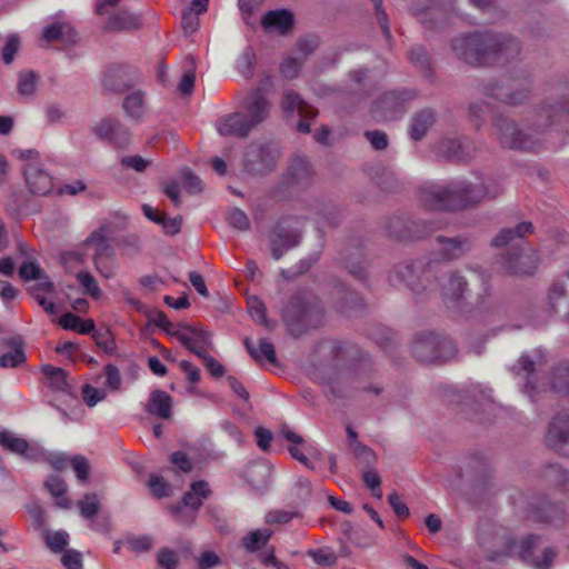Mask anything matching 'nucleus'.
Masks as SVG:
<instances>
[{
    "instance_id": "774afa93",
    "label": "nucleus",
    "mask_w": 569,
    "mask_h": 569,
    "mask_svg": "<svg viewBox=\"0 0 569 569\" xmlns=\"http://www.w3.org/2000/svg\"><path fill=\"white\" fill-rule=\"evenodd\" d=\"M228 219L230 224L239 230H246L249 228V219L242 210L232 209L229 212Z\"/></svg>"
},
{
    "instance_id": "7ed1b4c3",
    "label": "nucleus",
    "mask_w": 569,
    "mask_h": 569,
    "mask_svg": "<svg viewBox=\"0 0 569 569\" xmlns=\"http://www.w3.org/2000/svg\"><path fill=\"white\" fill-rule=\"evenodd\" d=\"M244 112H234L219 118L217 131L221 136L247 137L249 132L269 114V102L260 90L249 93L242 104Z\"/></svg>"
},
{
    "instance_id": "ea45409f",
    "label": "nucleus",
    "mask_w": 569,
    "mask_h": 569,
    "mask_svg": "<svg viewBox=\"0 0 569 569\" xmlns=\"http://www.w3.org/2000/svg\"><path fill=\"white\" fill-rule=\"evenodd\" d=\"M41 371L49 379V383L53 389L63 391L68 388L67 372L62 368L44 365Z\"/></svg>"
},
{
    "instance_id": "0e129e2a",
    "label": "nucleus",
    "mask_w": 569,
    "mask_h": 569,
    "mask_svg": "<svg viewBox=\"0 0 569 569\" xmlns=\"http://www.w3.org/2000/svg\"><path fill=\"white\" fill-rule=\"evenodd\" d=\"M181 178H182L184 188L190 193H197L202 190L201 180L197 176H194L190 170L182 171Z\"/></svg>"
},
{
    "instance_id": "2eb2a0df",
    "label": "nucleus",
    "mask_w": 569,
    "mask_h": 569,
    "mask_svg": "<svg viewBox=\"0 0 569 569\" xmlns=\"http://www.w3.org/2000/svg\"><path fill=\"white\" fill-rule=\"evenodd\" d=\"M547 443L563 456H569V415L559 413L549 425Z\"/></svg>"
},
{
    "instance_id": "49530a36",
    "label": "nucleus",
    "mask_w": 569,
    "mask_h": 569,
    "mask_svg": "<svg viewBox=\"0 0 569 569\" xmlns=\"http://www.w3.org/2000/svg\"><path fill=\"white\" fill-rule=\"evenodd\" d=\"M247 307L250 316L256 322L268 326L266 306L258 297H249L247 300Z\"/></svg>"
},
{
    "instance_id": "2f4dec72",
    "label": "nucleus",
    "mask_w": 569,
    "mask_h": 569,
    "mask_svg": "<svg viewBox=\"0 0 569 569\" xmlns=\"http://www.w3.org/2000/svg\"><path fill=\"white\" fill-rule=\"evenodd\" d=\"M80 515L90 520L89 527L93 530H101L98 522L93 519L97 515L100 502L96 493H87L82 499L78 501Z\"/></svg>"
},
{
    "instance_id": "f3484780",
    "label": "nucleus",
    "mask_w": 569,
    "mask_h": 569,
    "mask_svg": "<svg viewBox=\"0 0 569 569\" xmlns=\"http://www.w3.org/2000/svg\"><path fill=\"white\" fill-rule=\"evenodd\" d=\"M21 456L31 461H46L56 470H63L67 468V455L61 452L46 451L41 446L36 442H28L27 448L22 451Z\"/></svg>"
},
{
    "instance_id": "4468645a",
    "label": "nucleus",
    "mask_w": 569,
    "mask_h": 569,
    "mask_svg": "<svg viewBox=\"0 0 569 569\" xmlns=\"http://www.w3.org/2000/svg\"><path fill=\"white\" fill-rule=\"evenodd\" d=\"M171 335L199 358L206 356L211 345L210 333L201 328L183 327Z\"/></svg>"
},
{
    "instance_id": "37998d69",
    "label": "nucleus",
    "mask_w": 569,
    "mask_h": 569,
    "mask_svg": "<svg viewBox=\"0 0 569 569\" xmlns=\"http://www.w3.org/2000/svg\"><path fill=\"white\" fill-rule=\"evenodd\" d=\"M0 446L10 452L21 455L27 448V440L10 431H0Z\"/></svg>"
},
{
    "instance_id": "72a5a7b5",
    "label": "nucleus",
    "mask_w": 569,
    "mask_h": 569,
    "mask_svg": "<svg viewBox=\"0 0 569 569\" xmlns=\"http://www.w3.org/2000/svg\"><path fill=\"white\" fill-rule=\"evenodd\" d=\"M59 325L66 330H72L81 335H88L94 330L93 320H82L80 317L71 312L61 316L59 319Z\"/></svg>"
},
{
    "instance_id": "58836bf2",
    "label": "nucleus",
    "mask_w": 569,
    "mask_h": 569,
    "mask_svg": "<svg viewBox=\"0 0 569 569\" xmlns=\"http://www.w3.org/2000/svg\"><path fill=\"white\" fill-rule=\"evenodd\" d=\"M123 109L128 117L134 120H141L144 114L143 97L140 92H133L126 97Z\"/></svg>"
},
{
    "instance_id": "ddd939ff",
    "label": "nucleus",
    "mask_w": 569,
    "mask_h": 569,
    "mask_svg": "<svg viewBox=\"0 0 569 569\" xmlns=\"http://www.w3.org/2000/svg\"><path fill=\"white\" fill-rule=\"evenodd\" d=\"M282 109L288 114L297 113L301 118L297 126L299 132L308 133L310 131V122L308 120L317 117V110L303 101L298 93L287 90L283 94Z\"/></svg>"
},
{
    "instance_id": "412c9836",
    "label": "nucleus",
    "mask_w": 569,
    "mask_h": 569,
    "mask_svg": "<svg viewBox=\"0 0 569 569\" xmlns=\"http://www.w3.org/2000/svg\"><path fill=\"white\" fill-rule=\"evenodd\" d=\"M281 435L290 442L288 450L291 457L308 467L309 463L306 453L311 455L313 447L307 445L303 438L291 430L288 426H283L281 428Z\"/></svg>"
},
{
    "instance_id": "7c9ffc66",
    "label": "nucleus",
    "mask_w": 569,
    "mask_h": 569,
    "mask_svg": "<svg viewBox=\"0 0 569 569\" xmlns=\"http://www.w3.org/2000/svg\"><path fill=\"white\" fill-rule=\"evenodd\" d=\"M148 411L151 415L167 419L171 415V398L164 391L156 390L150 396Z\"/></svg>"
},
{
    "instance_id": "aec40b11",
    "label": "nucleus",
    "mask_w": 569,
    "mask_h": 569,
    "mask_svg": "<svg viewBox=\"0 0 569 569\" xmlns=\"http://www.w3.org/2000/svg\"><path fill=\"white\" fill-rule=\"evenodd\" d=\"M300 233L296 231H287L282 224H278L271 238L272 243V256L276 260H279L283 250L296 247L299 243Z\"/></svg>"
},
{
    "instance_id": "a18cd8bd",
    "label": "nucleus",
    "mask_w": 569,
    "mask_h": 569,
    "mask_svg": "<svg viewBox=\"0 0 569 569\" xmlns=\"http://www.w3.org/2000/svg\"><path fill=\"white\" fill-rule=\"evenodd\" d=\"M490 94L508 104L520 103L526 97L523 91L511 92L510 88L505 86H495Z\"/></svg>"
},
{
    "instance_id": "4be33fe9",
    "label": "nucleus",
    "mask_w": 569,
    "mask_h": 569,
    "mask_svg": "<svg viewBox=\"0 0 569 569\" xmlns=\"http://www.w3.org/2000/svg\"><path fill=\"white\" fill-rule=\"evenodd\" d=\"M261 22L264 29L283 34L291 29L293 16L290 11L284 9L269 11L264 14Z\"/></svg>"
},
{
    "instance_id": "8fccbe9b",
    "label": "nucleus",
    "mask_w": 569,
    "mask_h": 569,
    "mask_svg": "<svg viewBox=\"0 0 569 569\" xmlns=\"http://www.w3.org/2000/svg\"><path fill=\"white\" fill-rule=\"evenodd\" d=\"M256 63V56L252 50L247 49L237 60V70L246 78L251 77Z\"/></svg>"
},
{
    "instance_id": "393cba45",
    "label": "nucleus",
    "mask_w": 569,
    "mask_h": 569,
    "mask_svg": "<svg viewBox=\"0 0 569 569\" xmlns=\"http://www.w3.org/2000/svg\"><path fill=\"white\" fill-rule=\"evenodd\" d=\"M563 277L568 280V283L561 278L556 279L548 291V305L553 312H558V305L569 297V270ZM565 318L569 321V311L565 313Z\"/></svg>"
},
{
    "instance_id": "cd10ccee",
    "label": "nucleus",
    "mask_w": 569,
    "mask_h": 569,
    "mask_svg": "<svg viewBox=\"0 0 569 569\" xmlns=\"http://www.w3.org/2000/svg\"><path fill=\"white\" fill-rule=\"evenodd\" d=\"M467 289V281L458 273H452L443 287L445 302L450 306L458 303Z\"/></svg>"
},
{
    "instance_id": "9b49d317",
    "label": "nucleus",
    "mask_w": 569,
    "mask_h": 569,
    "mask_svg": "<svg viewBox=\"0 0 569 569\" xmlns=\"http://www.w3.org/2000/svg\"><path fill=\"white\" fill-rule=\"evenodd\" d=\"M498 140L505 148L520 150H537V142L521 132L512 121L499 118L496 123Z\"/></svg>"
},
{
    "instance_id": "a19ab883",
    "label": "nucleus",
    "mask_w": 569,
    "mask_h": 569,
    "mask_svg": "<svg viewBox=\"0 0 569 569\" xmlns=\"http://www.w3.org/2000/svg\"><path fill=\"white\" fill-rule=\"evenodd\" d=\"M140 24V18L129 13L127 11H121L112 17L108 22V29L118 30V29H133Z\"/></svg>"
},
{
    "instance_id": "864d4df0",
    "label": "nucleus",
    "mask_w": 569,
    "mask_h": 569,
    "mask_svg": "<svg viewBox=\"0 0 569 569\" xmlns=\"http://www.w3.org/2000/svg\"><path fill=\"white\" fill-rule=\"evenodd\" d=\"M302 66V57H288L281 63V73L287 79H293L298 76Z\"/></svg>"
},
{
    "instance_id": "052dcab7",
    "label": "nucleus",
    "mask_w": 569,
    "mask_h": 569,
    "mask_svg": "<svg viewBox=\"0 0 569 569\" xmlns=\"http://www.w3.org/2000/svg\"><path fill=\"white\" fill-rule=\"evenodd\" d=\"M36 89V77L32 72H22L18 80V90L20 94H32Z\"/></svg>"
},
{
    "instance_id": "a211bd4d",
    "label": "nucleus",
    "mask_w": 569,
    "mask_h": 569,
    "mask_svg": "<svg viewBox=\"0 0 569 569\" xmlns=\"http://www.w3.org/2000/svg\"><path fill=\"white\" fill-rule=\"evenodd\" d=\"M9 349L0 357L1 368H16L26 361L24 341L21 337H12L3 340Z\"/></svg>"
},
{
    "instance_id": "c85d7f7f",
    "label": "nucleus",
    "mask_w": 569,
    "mask_h": 569,
    "mask_svg": "<svg viewBox=\"0 0 569 569\" xmlns=\"http://www.w3.org/2000/svg\"><path fill=\"white\" fill-rule=\"evenodd\" d=\"M243 342H244V346H246L248 352L250 353V356L259 363H263V362H267L270 365L276 363L274 347L269 340L261 339L259 341L258 349L251 345V342L248 338H246Z\"/></svg>"
},
{
    "instance_id": "a878e982",
    "label": "nucleus",
    "mask_w": 569,
    "mask_h": 569,
    "mask_svg": "<svg viewBox=\"0 0 569 569\" xmlns=\"http://www.w3.org/2000/svg\"><path fill=\"white\" fill-rule=\"evenodd\" d=\"M533 518L538 521L559 526L565 521L566 513L561 506L543 501L541 506L533 511Z\"/></svg>"
},
{
    "instance_id": "0eeeda50",
    "label": "nucleus",
    "mask_w": 569,
    "mask_h": 569,
    "mask_svg": "<svg viewBox=\"0 0 569 569\" xmlns=\"http://www.w3.org/2000/svg\"><path fill=\"white\" fill-rule=\"evenodd\" d=\"M498 263L501 271L507 274H531L538 268L539 258L536 251H525L515 242L510 250L500 257Z\"/></svg>"
},
{
    "instance_id": "423d86ee",
    "label": "nucleus",
    "mask_w": 569,
    "mask_h": 569,
    "mask_svg": "<svg viewBox=\"0 0 569 569\" xmlns=\"http://www.w3.org/2000/svg\"><path fill=\"white\" fill-rule=\"evenodd\" d=\"M415 97V92L408 89L385 92L371 108L372 118L377 121L395 120L406 112Z\"/></svg>"
},
{
    "instance_id": "6e6552de",
    "label": "nucleus",
    "mask_w": 569,
    "mask_h": 569,
    "mask_svg": "<svg viewBox=\"0 0 569 569\" xmlns=\"http://www.w3.org/2000/svg\"><path fill=\"white\" fill-rule=\"evenodd\" d=\"M209 495L208 483L202 480L196 481L191 485L190 490L184 493L181 503L171 508V512L180 523L191 522L194 519V512L202 506L203 500Z\"/></svg>"
},
{
    "instance_id": "bf43d9fd",
    "label": "nucleus",
    "mask_w": 569,
    "mask_h": 569,
    "mask_svg": "<svg viewBox=\"0 0 569 569\" xmlns=\"http://www.w3.org/2000/svg\"><path fill=\"white\" fill-rule=\"evenodd\" d=\"M543 113L548 119H551V122H559L565 120L569 123V108L565 107L563 102H561L559 106H551L543 109Z\"/></svg>"
},
{
    "instance_id": "69168bd1",
    "label": "nucleus",
    "mask_w": 569,
    "mask_h": 569,
    "mask_svg": "<svg viewBox=\"0 0 569 569\" xmlns=\"http://www.w3.org/2000/svg\"><path fill=\"white\" fill-rule=\"evenodd\" d=\"M309 556L321 566H331L336 562L335 553L327 549L311 550Z\"/></svg>"
},
{
    "instance_id": "5fc2aeb1",
    "label": "nucleus",
    "mask_w": 569,
    "mask_h": 569,
    "mask_svg": "<svg viewBox=\"0 0 569 569\" xmlns=\"http://www.w3.org/2000/svg\"><path fill=\"white\" fill-rule=\"evenodd\" d=\"M553 387L569 393V362L562 363L556 369Z\"/></svg>"
},
{
    "instance_id": "3c124183",
    "label": "nucleus",
    "mask_w": 569,
    "mask_h": 569,
    "mask_svg": "<svg viewBox=\"0 0 569 569\" xmlns=\"http://www.w3.org/2000/svg\"><path fill=\"white\" fill-rule=\"evenodd\" d=\"M298 517V512L290 510H271L266 515L268 525H286L293 518Z\"/></svg>"
},
{
    "instance_id": "338daca9",
    "label": "nucleus",
    "mask_w": 569,
    "mask_h": 569,
    "mask_svg": "<svg viewBox=\"0 0 569 569\" xmlns=\"http://www.w3.org/2000/svg\"><path fill=\"white\" fill-rule=\"evenodd\" d=\"M104 375L107 386L112 390H118L121 386V376L118 368L113 365H107Z\"/></svg>"
},
{
    "instance_id": "1a4fd4ad",
    "label": "nucleus",
    "mask_w": 569,
    "mask_h": 569,
    "mask_svg": "<svg viewBox=\"0 0 569 569\" xmlns=\"http://www.w3.org/2000/svg\"><path fill=\"white\" fill-rule=\"evenodd\" d=\"M19 276L23 280H38V283L31 288L32 297L49 315L57 313V307L52 301H49L46 293L53 291V283L47 278L41 277V268L34 262H24L19 269Z\"/></svg>"
},
{
    "instance_id": "c9c22d12",
    "label": "nucleus",
    "mask_w": 569,
    "mask_h": 569,
    "mask_svg": "<svg viewBox=\"0 0 569 569\" xmlns=\"http://www.w3.org/2000/svg\"><path fill=\"white\" fill-rule=\"evenodd\" d=\"M435 122V113L431 110H422L412 120L410 136L413 140H420Z\"/></svg>"
},
{
    "instance_id": "603ef678",
    "label": "nucleus",
    "mask_w": 569,
    "mask_h": 569,
    "mask_svg": "<svg viewBox=\"0 0 569 569\" xmlns=\"http://www.w3.org/2000/svg\"><path fill=\"white\" fill-rule=\"evenodd\" d=\"M157 562L162 569H177L179 557L176 551L164 548L158 552Z\"/></svg>"
},
{
    "instance_id": "6e6d98bb",
    "label": "nucleus",
    "mask_w": 569,
    "mask_h": 569,
    "mask_svg": "<svg viewBox=\"0 0 569 569\" xmlns=\"http://www.w3.org/2000/svg\"><path fill=\"white\" fill-rule=\"evenodd\" d=\"M149 488L151 493L157 498H163L169 496L170 486L161 477L151 475L149 479Z\"/></svg>"
},
{
    "instance_id": "9d476101",
    "label": "nucleus",
    "mask_w": 569,
    "mask_h": 569,
    "mask_svg": "<svg viewBox=\"0 0 569 569\" xmlns=\"http://www.w3.org/2000/svg\"><path fill=\"white\" fill-rule=\"evenodd\" d=\"M279 157L278 148L274 144L252 143L244 156L246 169L254 174H266L271 171Z\"/></svg>"
},
{
    "instance_id": "e2e57ef3",
    "label": "nucleus",
    "mask_w": 569,
    "mask_h": 569,
    "mask_svg": "<svg viewBox=\"0 0 569 569\" xmlns=\"http://www.w3.org/2000/svg\"><path fill=\"white\" fill-rule=\"evenodd\" d=\"M61 562L67 569H81L82 557L81 553L76 550H67L62 557Z\"/></svg>"
},
{
    "instance_id": "680f3d73",
    "label": "nucleus",
    "mask_w": 569,
    "mask_h": 569,
    "mask_svg": "<svg viewBox=\"0 0 569 569\" xmlns=\"http://www.w3.org/2000/svg\"><path fill=\"white\" fill-rule=\"evenodd\" d=\"M363 482L370 489L373 497L381 498L380 477L376 471L369 470L363 473Z\"/></svg>"
},
{
    "instance_id": "13d9d810",
    "label": "nucleus",
    "mask_w": 569,
    "mask_h": 569,
    "mask_svg": "<svg viewBox=\"0 0 569 569\" xmlns=\"http://www.w3.org/2000/svg\"><path fill=\"white\" fill-rule=\"evenodd\" d=\"M106 396L107 393L104 390L94 388L90 385H86L82 388L83 400L89 407L96 406L99 401L103 400Z\"/></svg>"
},
{
    "instance_id": "de8ad7c7",
    "label": "nucleus",
    "mask_w": 569,
    "mask_h": 569,
    "mask_svg": "<svg viewBox=\"0 0 569 569\" xmlns=\"http://www.w3.org/2000/svg\"><path fill=\"white\" fill-rule=\"evenodd\" d=\"M67 467L71 466L78 480L84 482L89 477L90 467L88 460L82 456L68 457Z\"/></svg>"
},
{
    "instance_id": "09e8293b",
    "label": "nucleus",
    "mask_w": 569,
    "mask_h": 569,
    "mask_svg": "<svg viewBox=\"0 0 569 569\" xmlns=\"http://www.w3.org/2000/svg\"><path fill=\"white\" fill-rule=\"evenodd\" d=\"M69 542V535L66 531H53L46 535V545L53 552H60Z\"/></svg>"
},
{
    "instance_id": "6ab92c4d",
    "label": "nucleus",
    "mask_w": 569,
    "mask_h": 569,
    "mask_svg": "<svg viewBox=\"0 0 569 569\" xmlns=\"http://www.w3.org/2000/svg\"><path fill=\"white\" fill-rule=\"evenodd\" d=\"M312 311L306 295L295 296L283 311V320L291 326L293 322H305Z\"/></svg>"
},
{
    "instance_id": "f257e3e1",
    "label": "nucleus",
    "mask_w": 569,
    "mask_h": 569,
    "mask_svg": "<svg viewBox=\"0 0 569 569\" xmlns=\"http://www.w3.org/2000/svg\"><path fill=\"white\" fill-rule=\"evenodd\" d=\"M452 50L467 63L487 66L505 62L517 56L519 43L511 37L475 32L456 38Z\"/></svg>"
},
{
    "instance_id": "4c0bfd02",
    "label": "nucleus",
    "mask_w": 569,
    "mask_h": 569,
    "mask_svg": "<svg viewBox=\"0 0 569 569\" xmlns=\"http://www.w3.org/2000/svg\"><path fill=\"white\" fill-rule=\"evenodd\" d=\"M48 491L54 497L58 506L62 508H69L70 502L66 497V483L59 476H51L47 479L44 483Z\"/></svg>"
},
{
    "instance_id": "dca6fc26",
    "label": "nucleus",
    "mask_w": 569,
    "mask_h": 569,
    "mask_svg": "<svg viewBox=\"0 0 569 569\" xmlns=\"http://www.w3.org/2000/svg\"><path fill=\"white\" fill-rule=\"evenodd\" d=\"M26 182L33 194L46 196L53 187L52 178L36 162H28L23 169Z\"/></svg>"
},
{
    "instance_id": "4d7b16f0",
    "label": "nucleus",
    "mask_w": 569,
    "mask_h": 569,
    "mask_svg": "<svg viewBox=\"0 0 569 569\" xmlns=\"http://www.w3.org/2000/svg\"><path fill=\"white\" fill-rule=\"evenodd\" d=\"M20 40L17 34H10L7 38L6 44L2 49V60L6 64H9L13 61L14 54L19 49Z\"/></svg>"
},
{
    "instance_id": "bb28decb",
    "label": "nucleus",
    "mask_w": 569,
    "mask_h": 569,
    "mask_svg": "<svg viewBox=\"0 0 569 569\" xmlns=\"http://www.w3.org/2000/svg\"><path fill=\"white\" fill-rule=\"evenodd\" d=\"M437 240L441 254L447 260L457 259L470 249V242L466 239L438 237Z\"/></svg>"
},
{
    "instance_id": "e433bc0d",
    "label": "nucleus",
    "mask_w": 569,
    "mask_h": 569,
    "mask_svg": "<svg viewBox=\"0 0 569 569\" xmlns=\"http://www.w3.org/2000/svg\"><path fill=\"white\" fill-rule=\"evenodd\" d=\"M271 536L272 531L270 529H256L242 538V545L246 550L254 552L261 549L270 540Z\"/></svg>"
},
{
    "instance_id": "473e14b6",
    "label": "nucleus",
    "mask_w": 569,
    "mask_h": 569,
    "mask_svg": "<svg viewBox=\"0 0 569 569\" xmlns=\"http://www.w3.org/2000/svg\"><path fill=\"white\" fill-rule=\"evenodd\" d=\"M532 232V226L530 222H522L515 229H503L492 240V244L496 247H502L521 239L525 234Z\"/></svg>"
},
{
    "instance_id": "c756f323",
    "label": "nucleus",
    "mask_w": 569,
    "mask_h": 569,
    "mask_svg": "<svg viewBox=\"0 0 569 569\" xmlns=\"http://www.w3.org/2000/svg\"><path fill=\"white\" fill-rule=\"evenodd\" d=\"M108 227L101 226L98 230L93 231L86 240V246L94 249L93 257H109L111 254V247L108 241Z\"/></svg>"
},
{
    "instance_id": "79ce46f5",
    "label": "nucleus",
    "mask_w": 569,
    "mask_h": 569,
    "mask_svg": "<svg viewBox=\"0 0 569 569\" xmlns=\"http://www.w3.org/2000/svg\"><path fill=\"white\" fill-rule=\"evenodd\" d=\"M76 279L78 283L82 287L84 293L89 295L96 300L101 297V289L96 278L90 272L79 271L76 274Z\"/></svg>"
},
{
    "instance_id": "5701e85b",
    "label": "nucleus",
    "mask_w": 569,
    "mask_h": 569,
    "mask_svg": "<svg viewBox=\"0 0 569 569\" xmlns=\"http://www.w3.org/2000/svg\"><path fill=\"white\" fill-rule=\"evenodd\" d=\"M439 151L453 161H467L471 158L468 141L445 139L439 144Z\"/></svg>"
},
{
    "instance_id": "c03bdc74",
    "label": "nucleus",
    "mask_w": 569,
    "mask_h": 569,
    "mask_svg": "<svg viewBox=\"0 0 569 569\" xmlns=\"http://www.w3.org/2000/svg\"><path fill=\"white\" fill-rule=\"evenodd\" d=\"M123 73L122 69H111L107 71L102 80L103 87L110 91H123L129 86V83L122 80Z\"/></svg>"
},
{
    "instance_id": "20e7f679",
    "label": "nucleus",
    "mask_w": 569,
    "mask_h": 569,
    "mask_svg": "<svg viewBox=\"0 0 569 569\" xmlns=\"http://www.w3.org/2000/svg\"><path fill=\"white\" fill-rule=\"evenodd\" d=\"M539 545L540 538L531 535L523 539L519 546L516 542L508 543L506 553L510 556L518 555L536 569H550L557 552L550 547L539 550Z\"/></svg>"
},
{
    "instance_id": "f704fd0d",
    "label": "nucleus",
    "mask_w": 569,
    "mask_h": 569,
    "mask_svg": "<svg viewBox=\"0 0 569 569\" xmlns=\"http://www.w3.org/2000/svg\"><path fill=\"white\" fill-rule=\"evenodd\" d=\"M42 38L47 42L57 40L70 42L74 39V31L69 23L58 22L46 27L42 33Z\"/></svg>"
},
{
    "instance_id": "b1692460",
    "label": "nucleus",
    "mask_w": 569,
    "mask_h": 569,
    "mask_svg": "<svg viewBox=\"0 0 569 569\" xmlns=\"http://www.w3.org/2000/svg\"><path fill=\"white\" fill-rule=\"evenodd\" d=\"M312 170L303 157H295L288 168L287 179L290 184H305L311 179Z\"/></svg>"
},
{
    "instance_id": "f8f14e48",
    "label": "nucleus",
    "mask_w": 569,
    "mask_h": 569,
    "mask_svg": "<svg viewBox=\"0 0 569 569\" xmlns=\"http://www.w3.org/2000/svg\"><path fill=\"white\" fill-rule=\"evenodd\" d=\"M93 133L101 140H107L114 147L123 148L129 144L131 133L119 120L103 118L92 127Z\"/></svg>"
},
{
    "instance_id": "39448f33",
    "label": "nucleus",
    "mask_w": 569,
    "mask_h": 569,
    "mask_svg": "<svg viewBox=\"0 0 569 569\" xmlns=\"http://www.w3.org/2000/svg\"><path fill=\"white\" fill-rule=\"evenodd\" d=\"M412 351L419 361L435 362L450 358L455 353V346L450 339L425 333L416 339Z\"/></svg>"
},
{
    "instance_id": "f03ea898",
    "label": "nucleus",
    "mask_w": 569,
    "mask_h": 569,
    "mask_svg": "<svg viewBox=\"0 0 569 569\" xmlns=\"http://www.w3.org/2000/svg\"><path fill=\"white\" fill-rule=\"evenodd\" d=\"M501 192L500 184H467L462 181L449 186L430 184L421 193V200L431 210H458L496 198Z\"/></svg>"
}]
</instances>
